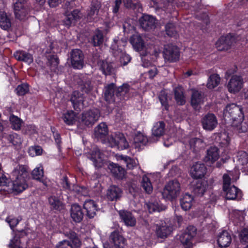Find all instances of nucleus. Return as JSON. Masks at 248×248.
Returning <instances> with one entry per match:
<instances>
[{
	"label": "nucleus",
	"instance_id": "c85d7f7f",
	"mask_svg": "<svg viewBox=\"0 0 248 248\" xmlns=\"http://www.w3.org/2000/svg\"><path fill=\"white\" fill-rule=\"evenodd\" d=\"M83 213L81 208L78 204L72 205L71 208V217L73 220L76 222H79L83 217Z\"/></svg>",
	"mask_w": 248,
	"mask_h": 248
},
{
	"label": "nucleus",
	"instance_id": "7c9ffc66",
	"mask_svg": "<svg viewBox=\"0 0 248 248\" xmlns=\"http://www.w3.org/2000/svg\"><path fill=\"white\" fill-rule=\"evenodd\" d=\"M193 197L189 194H184L180 200L182 208L185 211L189 210L194 204Z\"/></svg>",
	"mask_w": 248,
	"mask_h": 248
},
{
	"label": "nucleus",
	"instance_id": "dca6fc26",
	"mask_svg": "<svg viewBox=\"0 0 248 248\" xmlns=\"http://www.w3.org/2000/svg\"><path fill=\"white\" fill-rule=\"evenodd\" d=\"M189 172L192 177L196 179L201 178L205 174L206 168L204 164L196 162L191 166Z\"/></svg>",
	"mask_w": 248,
	"mask_h": 248
},
{
	"label": "nucleus",
	"instance_id": "a211bd4d",
	"mask_svg": "<svg viewBox=\"0 0 248 248\" xmlns=\"http://www.w3.org/2000/svg\"><path fill=\"white\" fill-rule=\"evenodd\" d=\"M219 157L218 149L216 147H211L207 150L204 160L207 165H211L216 162Z\"/></svg>",
	"mask_w": 248,
	"mask_h": 248
},
{
	"label": "nucleus",
	"instance_id": "a18cd8bd",
	"mask_svg": "<svg viewBox=\"0 0 248 248\" xmlns=\"http://www.w3.org/2000/svg\"><path fill=\"white\" fill-rule=\"evenodd\" d=\"M48 202L51 206V208L53 209L60 210L63 207L62 202L55 196H51L49 197Z\"/></svg>",
	"mask_w": 248,
	"mask_h": 248
},
{
	"label": "nucleus",
	"instance_id": "2eb2a0df",
	"mask_svg": "<svg viewBox=\"0 0 248 248\" xmlns=\"http://www.w3.org/2000/svg\"><path fill=\"white\" fill-rule=\"evenodd\" d=\"M130 42L134 49L137 51L140 52L141 55L144 56L147 55L146 53L145 54L143 53V51H146L147 49L143 40L139 34L133 35L130 38Z\"/></svg>",
	"mask_w": 248,
	"mask_h": 248
},
{
	"label": "nucleus",
	"instance_id": "c9c22d12",
	"mask_svg": "<svg viewBox=\"0 0 248 248\" xmlns=\"http://www.w3.org/2000/svg\"><path fill=\"white\" fill-rule=\"evenodd\" d=\"M190 149L193 152H198L205 146L202 140L198 138H192L189 140Z\"/></svg>",
	"mask_w": 248,
	"mask_h": 248
},
{
	"label": "nucleus",
	"instance_id": "09e8293b",
	"mask_svg": "<svg viewBox=\"0 0 248 248\" xmlns=\"http://www.w3.org/2000/svg\"><path fill=\"white\" fill-rule=\"evenodd\" d=\"M10 121L13 129L17 130L20 129L22 122L18 117L15 115H11Z\"/></svg>",
	"mask_w": 248,
	"mask_h": 248
},
{
	"label": "nucleus",
	"instance_id": "6e6d98bb",
	"mask_svg": "<svg viewBox=\"0 0 248 248\" xmlns=\"http://www.w3.org/2000/svg\"><path fill=\"white\" fill-rule=\"evenodd\" d=\"M16 91L18 95H23L29 91L28 85L26 84L19 85L16 88Z\"/></svg>",
	"mask_w": 248,
	"mask_h": 248
},
{
	"label": "nucleus",
	"instance_id": "052dcab7",
	"mask_svg": "<svg viewBox=\"0 0 248 248\" xmlns=\"http://www.w3.org/2000/svg\"><path fill=\"white\" fill-rule=\"evenodd\" d=\"M9 248H22L19 238L17 237H14L11 240L9 244Z\"/></svg>",
	"mask_w": 248,
	"mask_h": 248
},
{
	"label": "nucleus",
	"instance_id": "f3484780",
	"mask_svg": "<svg viewBox=\"0 0 248 248\" xmlns=\"http://www.w3.org/2000/svg\"><path fill=\"white\" fill-rule=\"evenodd\" d=\"M172 230V226L164 222L162 223L160 225L156 224L155 232L158 237L165 238L170 234Z\"/></svg>",
	"mask_w": 248,
	"mask_h": 248
},
{
	"label": "nucleus",
	"instance_id": "393cba45",
	"mask_svg": "<svg viewBox=\"0 0 248 248\" xmlns=\"http://www.w3.org/2000/svg\"><path fill=\"white\" fill-rule=\"evenodd\" d=\"M119 215L126 226L133 227L136 225V220L130 212L120 211Z\"/></svg>",
	"mask_w": 248,
	"mask_h": 248
},
{
	"label": "nucleus",
	"instance_id": "6e6552de",
	"mask_svg": "<svg viewBox=\"0 0 248 248\" xmlns=\"http://www.w3.org/2000/svg\"><path fill=\"white\" fill-rule=\"evenodd\" d=\"M179 50L177 46L172 44H168L165 46L163 57L165 61L175 62L179 60Z\"/></svg>",
	"mask_w": 248,
	"mask_h": 248
},
{
	"label": "nucleus",
	"instance_id": "aec40b11",
	"mask_svg": "<svg viewBox=\"0 0 248 248\" xmlns=\"http://www.w3.org/2000/svg\"><path fill=\"white\" fill-rule=\"evenodd\" d=\"M14 9L16 16L28 14L29 9L27 4V0H17L14 4Z\"/></svg>",
	"mask_w": 248,
	"mask_h": 248
},
{
	"label": "nucleus",
	"instance_id": "774afa93",
	"mask_svg": "<svg viewBox=\"0 0 248 248\" xmlns=\"http://www.w3.org/2000/svg\"><path fill=\"white\" fill-rule=\"evenodd\" d=\"M25 133L28 134H32L36 132V128L33 125H28L25 127Z\"/></svg>",
	"mask_w": 248,
	"mask_h": 248
},
{
	"label": "nucleus",
	"instance_id": "c756f323",
	"mask_svg": "<svg viewBox=\"0 0 248 248\" xmlns=\"http://www.w3.org/2000/svg\"><path fill=\"white\" fill-rule=\"evenodd\" d=\"M14 55L17 60L23 61L28 64L31 63L33 61L32 55L25 51H17Z\"/></svg>",
	"mask_w": 248,
	"mask_h": 248
},
{
	"label": "nucleus",
	"instance_id": "423d86ee",
	"mask_svg": "<svg viewBox=\"0 0 248 248\" xmlns=\"http://www.w3.org/2000/svg\"><path fill=\"white\" fill-rule=\"evenodd\" d=\"M236 42V37L234 35L228 34L221 36L217 41L216 46L219 51H227L231 48Z\"/></svg>",
	"mask_w": 248,
	"mask_h": 248
},
{
	"label": "nucleus",
	"instance_id": "0e129e2a",
	"mask_svg": "<svg viewBox=\"0 0 248 248\" xmlns=\"http://www.w3.org/2000/svg\"><path fill=\"white\" fill-rule=\"evenodd\" d=\"M220 143L224 146H227L230 142V138L227 133H221L219 136Z\"/></svg>",
	"mask_w": 248,
	"mask_h": 248
},
{
	"label": "nucleus",
	"instance_id": "3c124183",
	"mask_svg": "<svg viewBox=\"0 0 248 248\" xmlns=\"http://www.w3.org/2000/svg\"><path fill=\"white\" fill-rule=\"evenodd\" d=\"M8 140L13 145L16 146H19L22 142L21 137L16 133L9 135Z\"/></svg>",
	"mask_w": 248,
	"mask_h": 248
},
{
	"label": "nucleus",
	"instance_id": "bb28decb",
	"mask_svg": "<svg viewBox=\"0 0 248 248\" xmlns=\"http://www.w3.org/2000/svg\"><path fill=\"white\" fill-rule=\"evenodd\" d=\"M203 95L197 91H193L191 96V103L195 109L199 110L201 105L203 103Z\"/></svg>",
	"mask_w": 248,
	"mask_h": 248
},
{
	"label": "nucleus",
	"instance_id": "ea45409f",
	"mask_svg": "<svg viewBox=\"0 0 248 248\" xmlns=\"http://www.w3.org/2000/svg\"><path fill=\"white\" fill-rule=\"evenodd\" d=\"M148 142V139L143 134L138 132L134 137V143L135 147H138L141 145H145Z\"/></svg>",
	"mask_w": 248,
	"mask_h": 248
},
{
	"label": "nucleus",
	"instance_id": "5fc2aeb1",
	"mask_svg": "<svg viewBox=\"0 0 248 248\" xmlns=\"http://www.w3.org/2000/svg\"><path fill=\"white\" fill-rule=\"evenodd\" d=\"M0 27L6 30L11 27V22L8 16H0Z\"/></svg>",
	"mask_w": 248,
	"mask_h": 248
},
{
	"label": "nucleus",
	"instance_id": "79ce46f5",
	"mask_svg": "<svg viewBox=\"0 0 248 248\" xmlns=\"http://www.w3.org/2000/svg\"><path fill=\"white\" fill-rule=\"evenodd\" d=\"M176 101L179 105H183L185 103V97L183 94V89L182 87L178 86L174 90Z\"/></svg>",
	"mask_w": 248,
	"mask_h": 248
},
{
	"label": "nucleus",
	"instance_id": "72a5a7b5",
	"mask_svg": "<svg viewBox=\"0 0 248 248\" xmlns=\"http://www.w3.org/2000/svg\"><path fill=\"white\" fill-rule=\"evenodd\" d=\"M165 124L163 121L155 123L152 129V136L159 138L165 133Z\"/></svg>",
	"mask_w": 248,
	"mask_h": 248
},
{
	"label": "nucleus",
	"instance_id": "f8f14e48",
	"mask_svg": "<svg viewBox=\"0 0 248 248\" xmlns=\"http://www.w3.org/2000/svg\"><path fill=\"white\" fill-rule=\"evenodd\" d=\"M196 234V229L192 226H188L185 232L180 236V240L183 244L184 248H192V239Z\"/></svg>",
	"mask_w": 248,
	"mask_h": 248
},
{
	"label": "nucleus",
	"instance_id": "bf43d9fd",
	"mask_svg": "<svg viewBox=\"0 0 248 248\" xmlns=\"http://www.w3.org/2000/svg\"><path fill=\"white\" fill-rule=\"evenodd\" d=\"M42 153V149L39 146L31 147L29 150V153L31 156L40 155Z\"/></svg>",
	"mask_w": 248,
	"mask_h": 248
},
{
	"label": "nucleus",
	"instance_id": "8fccbe9b",
	"mask_svg": "<svg viewBox=\"0 0 248 248\" xmlns=\"http://www.w3.org/2000/svg\"><path fill=\"white\" fill-rule=\"evenodd\" d=\"M32 176L34 179L41 181L44 176V172L42 167H36L32 171Z\"/></svg>",
	"mask_w": 248,
	"mask_h": 248
},
{
	"label": "nucleus",
	"instance_id": "4d7b16f0",
	"mask_svg": "<svg viewBox=\"0 0 248 248\" xmlns=\"http://www.w3.org/2000/svg\"><path fill=\"white\" fill-rule=\"evenodd\" d=\"M65 16H78L79 13V10L78 9H74L70 4H66Z\"/></svg>",
	"mask_w": 248,
	"mask_h": 248
},
{
	"label": "nucleus",
	"instance_id": "c03bdc74",
	"mask_svg": "<svg viewBox=\"0 0 248 248\" xmlns=\"http://www.w3.org/2000/svg\"><path fill=\"white\" fill-rule=\"evenodd\" d=\"M64 234L66 237L71 240L75 247L78 248L81 246V242L75 232L70 231L65 232Z\"/></svg>",
	"mask_w": 248,
	"mask_h": 248
},
{
	"label": "nucleus",
	"instance_id": "0eeeda50",
	"mask_svg": "<svg viewBox=\"0 0 248 248\" xmlns=\"http://www.w3.org/2000/svg\"><path fill=\"white\" fill-rule=\"evenodd\" d=\"M108 144L111 147H117L122 150L127 148L129 144L124 135L121 133H116L108 138Z\"/></svg>",
	"mask_w": 248,
	"mask_h": 248
},
{
	"label": "nucleus",
	"instance_id": "b1692460",
	"mask_svg": "<svg viewBox=\"0 0 248 248\" xmlns=\"http://www.w3.org/2000/svg\"><path fill=\"white\" fill-rule=\"evenodd\" d=\"M141 27L145 30H149L154 28L156 24L154 16H142L140 20Z\"/></svg>",
	"mask_w": 248,
	"mask_h": 248
},
{
	"label": "nucleus",
	"instance_id": "5701e85b",
	"mask_svg": "<svg viewBox=\"0 0 248 248\" xmlns=\"http://www.w3.org/2000/svg\"><path fill=\"white\" fill-rule=\"evenodd\" d=\"M115 85L111 83L105 86L104 89V98L108 102H113L115 100V94L117 93Z\"/></svg>",
	"mask_w": 248,
	"mask_h": 248
},
{
	"label": "nucleus",
	"instance_id": "4468645a",
	"mask_svg": "<svg viewBox=\"0 0 248 248\" xmlns=\"http://www.w3.org/2000/svg\"><path fill=\"white\" fill-rule=\"evenodd\" d=\"M202 127L208 131L214 130L217 125V120L216 116L212 113H208L204 116L202 120Z\"/></svg>",
	"mask_w": 248,
	"mask_h": 248
},
{
	"label": "nucleus",
	"instance_id": "cd10ccee",
	"mask_svg": "<svg viewBox=\"0 0 248 248\" xmlns=\"http://www.w3.org/2000/svg\"><path fill=\"white\" fill-rule=\"evenodd\" d=\"M208 188V184L205 180H198L193 188V192L198 196H202Z\"/></svg>",
	"mask_w": 248,
	"mask_h": 248
},
{
	"label": "nucleus",
	"instance_id": "338daca9",
	"mask_svg": "<svg viewBox=\"0 0 248 248\" xmlns=\"http://www.w3.org/2000/svg\"><path fill=\"white\" fill-rule=\"evenodd\" d=\"M160 101L163 106H164L166 109H168V101L166 94L164 92H161L159 96Z\"/></svg>",
	"mask_w": 248,
	"mask_h": 248
},
{
	"label": "nucleus",
	"instance_id": "a19ab883",
	"mask_svg": "<svg viewBox=\"0 0 248 248\" xmlns=\"http://www.w3.org/2000/svg\"><path fill=\"white\" fill-rule=\"evenodd\" d=\"M99 65L101 70L106 75L112 74L114 71L112 64L106 61L99 62Z\"/></svg>",
	"mask_w": 248,
	"mask_h": 248
},
{
	"label": "nucleus",
	"instance_id": "9b49d317",
	"mask_svg": "<svg viewBox=\"0 0 248 248\" xmlns=\"http://www.w3.org/2000/svg\"><path fill=\"white\" fill-rule=\"evenodd\" d=\"M100 116L99 110L94 108L84 112L81 120L83 124L87 126L92 125L98 121Z\"/></svg>",
	"mask_w": 248,
	"mask_h": 248
},
{
	"label": "nucleus",
	"instance_id": "4c0bfd02",
	"mask_svg": "<svg viewBox=\"0 0 248 248\" xmlns=\"http://www.w3.org/2000/svg\"><path fill=\"white\" fill-rule=\"evenodd\" d=\"M220 82V78L219 75L217 74H212L208 79L207 87L210 89H214L219 84Z\"/></svg>",
	"mask_w": 248,
	"mask_h": 248
},
{
	"label": "nucleus",
	"instance_id": "1a4fd4ad",
	"mask_svg": "<svg viewBox=\"0 0 248 248\" xmlns=\"http://www.w3.org/2000/svg\"><path fill=\"white\" fill-rule=\"evenodd\" d=\"M87 156L93 161L96 168L102 167L105 163V156L97 147H93L91 153L88 154Z\"/></svg>",
	"mask_w": 248,
	"mask_h": 248
},
{
	"label": "nucleus",
	"instance_id": "412c9836",
	"mask_svg": "<svg viewBox=\"0 0 248 248\" xmlns=\"http://www.w3.org/2000/svg\"><path fill=\"white\" fill-rule=\"evenodd\" d=\"M231 241V236L227 231H222L218 235L217 243L221 248L228 247L230 245Z\"/></svg>",
	"mask_w": 248,
	"mask_h": 248
},
{
	"label": "nucleus",
	"instance_id": "69168bd1",
	"mask_svg": "<svg viewBox=\"0 0 248 248\" xmlns=\"http://www.w3.org/2000/svg\"><path fill=\"white\" fill-rule=\"evenodd\" d=\"M56 248H73L70 242L67 240H63L57 245Z\"/></svg>",
	"mask_w": 248,
	"mask_h": 248
},
{
	"label": "nucleus",
	"instance_id": "864d4df0",
	"mask_svg": "<svg viewBox=\"0 0 248 248\" xmlns=\"http://www.w3.org/2000/svg\"><path fill=\"white\" fill-rule=\"evenodd\" d=\"M147 207L150 213L155 211L159 212L164 209V208L160 206L157 202H149L147 204Z\"/></svg>",
	"mask_w": 248,
	"mask_h": 248
},
{
	"label": "nucleus",
	"instance_id": "473e14b6",
	"mask_svg": "<svg viewBox=\"0 0 248 248\" xmlns=\"http://www.w3.org/2000/svg\"><path fill=\"white\" fill-rule=\"evenodd\" d=\"M112 174L116 178L122 179L125 175L124 169L116 164L111 163L108 166Z\"/></svg>",
	"mask_w": 248,
	"mask_h": 248
},
{
	"label": "nucleus",
	"instance_id": "58836bf2",
	"mask_svg": "<svg viewBox=\"0 0 248 248\" xmlns=\"http://www.w3.org/2000/svg\"><path fill=\"white\" fill-rule=\"evenodd\" d=\"M165 31L170 37H176L178 36V30L176 25L173 23L170 22L166 25Z\"/></svg>",
	"mask_w": 248,
	"mask_h": 248
},
{
	"label": "nucleus",
	"instance_id": "f257e3e1",
	"mask_svg": "<svg viewBox=\"0 0 248 248\" xmlns=\"http://www.w3.org/2000/svg\"><path fill=\"white\" fill-rule=\"evenodd\" d=\"M222 116L226 121L229 122L233 126L237 127L238 132L247 131V125L243 123L244 115L242 106L234 103L228 104L223 110Z\"/></svg>",
	"mask_w": 248,
	"mask_h": 248
},
{
	"label": "nucleus",
	"instance_id": "49530a36",
	"mask_svg": "<svg viewBox=\"0 0 248 248\" xmlns=\"http://www.w3.org/2000/svg\"><path fill=\"white\" fill-rule=\"evenodd\" d=\"M118 159L123 160L126 164L127 168L132 169L136 167L138 164V161L134 159H132L127 156L120 155L118 156Z\"/></svg>",
	"mask_w": 248,
	"mask_h": 248
},
{
	"label": "nucleus",
	"instance_id": "9d476101",
	"mask_svg": "<svg viewBox=\"0 0 248 248\" xmlns=\"http://www.w3.org/2000/svg\"><path fill=\"white\" fill-rule=\"evenodd\" d=\"M243 85V78L241 76L233 75L228 83L227 89L230 93L236 94L241 90Z\"/></svg>",
	"mask_w": 248,
	"mask_h": 248
},
{
	"label": "nucleus",
	"instance_id": "39448f33",
	"mask_svg": "<svg viewBox=\"0 0 248 248\" xmlns=\"http://www.w3.org/2000/svg\"><path fill=\"white\" fill-rule=\"evenodd\" d=\"M180 189V184L177 180L169 181L163 190L162 196L165 199L171 200L179 195Z\"/></svg>",
	"mask_w": 248,
	"mask_h": 248
},
{
	"label": "nucleus",
	"instance_id": "2f4dec72",
	"mask_svg": "<svg viewBox=\"0 0 248 248\" xmlns=\"http://www.w3.org/2000/svg\"><path fill=\"white\" fill-rule=\"evenodd\" d=\"M152 177L153 175L151 174L144 175L141 181V187L148 194H151L153 191V187L151 182Z\"/></svg>",
	"mask_w": 248,
	"mask_h": 248
},
{
	"label": "nucleus",
	"instance_id": "6ab92c4d",
	"mask_svg": "<svg viewBox=\"0 0 248 248\" xmlns=\"http://www.w3.org/2000/svg\"><path fill=\"white\" fill-rule=\"evenodd\" d=\"M74 108L76 110L80 109L85 107L86 105L84 104V100L82 95L78 91H74L71 98Z\"/></svg>",
	"mask_w": 248,
	"mask_h": 248
},
{
	"label": "nucleus",
	"instance_id": "de8ad7c7",
	"mask_svg": "<svg viewBox=\"0 0 248 248\" xmlns=\"http://www.w3.org/2000/svg\"><path fill=\"white\" fill-rule=\"evenodd\" d=\"M62 119L65 124H73L76 120V116L73 111H68L64 114Z\"/></svg>",
	"mask_w": 248,
	"mask_h": 248
},
{
	"label": "nucleus",
	"instance_id": "603ef678",
	"mask_svg": "<svg viewBox=\"0 0 248 248\" xmlns=\"http://www.w3.org/2000/svg\"><path fill=\"white\" fill-rule=\"evenodd\" d=\"M103 41V34L100 31H97L93 36L92 42L94 46H98L101 45Z\"/></svg>",
	"mask_w": 248,
	"mask_h": 248
},
{
	"label": "nucleus",
	"instance_id": "e433bc0d",
	"mask_svg": "<svg viewBox=\"0 0 248 248\" xmlns=\"http://www.w3.org/2000/svg\"><path fill=\"white\" fill-rule=\"evenodd\" d=\"M114 246L116 248H123L125 246V240L123 236L116 232H113L110 235Z\"/></svg>",
	"mask_w": 248,
	"mask_h": 248
},
{
	"label": "nucleus",
	"instance_id": "a878e982",
	"mask_svg": "<svg viewBox=\"0 0 248 248\" xmlns=\"http://www.w3.org/2000/svg\"><path fill=\"white\" fill-rule=\"evenodd\" d=\"M83 206L84 209L86 211L87 216L90 218L93 217L98 209L95 202L92 200H87L85 202Z\"/></svg>",
	"mask_w": 248,
	"mask_h": 248
},
{
	"label": "nucleus",
	"instance_id": "ddd939ff",
	"mask_svg": "<svg viewBox=\"0 0 248 248\" xmlns=\"http://www.w3.org/2000/svg\"><path fill=\"white\" fill-rule=\"evenodd\" d=\"M70 61L74 68H82L84 64V55L82 52L78 49L73 50L71 52Z\"/></svg>",
	"mask_w": 248,
	"mask_h": 248
},
{
	"label": "nucleus",
	"instance_id": "e2e57ef3",
	"mask_svg": "<svg viewBox=\"0 0 248 248\" xmlns=\"http://www.w3.org/2000/svg\"><path fill=\"white\" fill-rule=\"evenodd\" d=\"M238 160L244 165L248 163V155L245 152H240L239 153Z\"/></svg>",
	"mask_w": 248,
	"mask_h": 248
},
{
	"label": "nucleus",
	"instance_id": "f03ea898",
	"mask_svg": "<svg viewBox=\"0 0 248 248\" xmlns=\"http://www.w3.org/2000/svg\"><path fill=\"white\" fill-rule=\"evenodd\" d=\"M12 190L17 193L21 192L28 186L26 179L28 172L23 166L17 167L13 171Z\"/></svg>",
	"mask_w": 248,
	"mask_h": 248
},
{
	"label": "nucleus",
	"instance_id": "37998d69",
	"mask_svg": "<svg viewBox=\"0 0 248 248\" xmlns=\"http://www.w3.org/2000/svg\"><path fill=\"white\" fill-rule=\"evenodd\" d=\"M176 101L179 105H183L185 103V97L183 94V89L182 87L178 86L174 90Z\"/></svg>",
	"mask_w": 248,
	"mask_h": 248
},
{
	"label": "nucleus",
	"instance_id": "f704fd0d",
	"mask_svg": "<svg viewBox=\"0 0 248 248\" xmlns=\"http://www.w3.org/2000/svg\"><path fill=\"white\" fill-rule=\"evenodd\" d=\"M94 133L95 137L98 139L104 137L108 133L107 124L104 123L99 124L94 128Z\"/></svg>",
	"mask_w": 248,
	"mask_h": 248
},
{
	"label": "nucleus",
	"instance_id": "7ed1b4c3",
	"mask_svg": "<svg viewBox=\"0 0 248 248\" xmlns=\"http://www.w3.org/2000/svg\"><path fill=\"white\" fill-rule=\"evenodd\" d=\"M126 43L125 38L121 40L115 39L111 45L114 55L120 57V62L123 65L127 64L131 60L130 57L124 51Z\"/></svg>",
	"mask_w": 248,
	"mask_h": 248
},
{
	"label": "nucleus",
	"instance_id": "4be33fe9",
	"mask_svg": "<svg viewBox=\"0 0 248 248\" xmlns=\"http://www.w3.org/2000/svg\"><path fill=\"white\" fill-rule=\"evenodd\" d=\"M122 191L118 186H110L106 193V198L109 201H113L118 200L122 195Z\"/></svg>",
	"mask_w": 248,
	"mask_h": 248
},
{
	"label": "nucleus",
	"instance_id": "13d9d810",
	"mask_svg": "<svg viewBox=\"0 0 248 248\" xmlns=\"http://www.w3.org/2000/svg\"><path fill=\"white\" fill-rule=\"evenodd\" d=\"M6 221L8 223L11 229H13L19 223L20 219L13 216H9L6 218Z\"/></svg>",
	"mask_w": 248,
	"mask_h": 248
},
{
	"label": "nucleus",
	"instance_id": "20e7f679",
	"mask_svg": "<svg viewBox=\"0 0 248 248\" xmlns=\"http://www.w3.org/2000/svg\"><path fill=\"white\" fill-rule=\"evenodd\" d=\"M223 190L226 194V198L228 200H240L242 197L241 191L234 186H231V178L225 174L223 176Z\"/></svg>",
	"mask_w": 248,
	"mask_h": 248
},
{
	"label": "nucleus",
	"instance_id": "680f3d73",
	"mask_svg": "<svg viewBox=\"0 0 248 248\" xmlns=\"http://www.w3.org/2000/svg\"><path fill=\"white\" fill-rule=\"evenodd\" d=\"M239 238L241 243L244 244L248 243V229H243L240 233Z\"/></svg>",
	"mask_w": 248,
	"mask_h": 248
}]
</instances>
